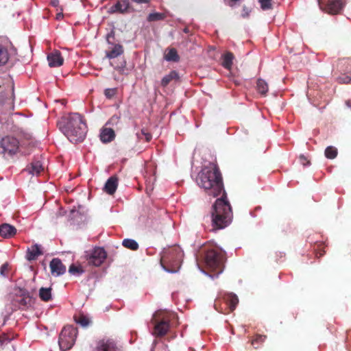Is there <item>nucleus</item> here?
Wrapping results in <instances>:
<instances>
[{
  "label": "nucleus",
  "mask_w": 351,
  "mask_h": 351,
  "mask_svg": "<svg viewBox=\"0 0 351 351\" xmlns=\"http://www.w3.org/2000/svg\"><path fill=\"white\" fill-rule=\"evenodd\" d=\"M198 186L204 189L209 196L217 197L223 188V178L218 165L210 162L205 166L198 173L197 178Z\"/></svg>",
  "instance_id": "f257e3e1"
},
{
  "label": "nucleus",
  "mask_w": 351,
  "mask_h": 351,
  "mask_svg": "<svg viewBox=\"0 0 351 351\" xmlns=\"http://www.w3.org/2000/svg\"><path fill=\"white\" fill-rule=\"evenodd\" d=\"M232 217L230 204L227 199L226 192L220 198H218L213 206L211 212L212 230H217L228 226Z\"/></svg>",
  "instance_id": "f03ea898"
},
{
  "label": "nucleus",
  "mask_w": 351,
  "mask_h": 351,
  "mask_svg": "<svg viewBox=\"0 0 351 351\" xmlns=\"http://www.w3.org/2000/svg\"><path fill=\"white\" fill-rule=\"evenodd\" d=\"M60 128L72 143L83 141L87 132V125L83 116L77 112L71 113L66 124L60 125Z\"/></svg>",
  "instance_id": "7ed1b4c3"
},
{
  "label": "nucleus",
  "mask_w": 351,
  "mask_h": 351,
  "mask_svg": "<svg viewBox=\"0 0 351 351\" xmlns=\"http://www.w3.org/2000/svg\"><path fill=\"white\" fill-rule=\"evenodd\" d=\"M225 260V252L217 246L207 250L206 252L205 263L206 267L217 274L223 271Z\"/></svg>",
  "instance_id": "20e7f679"
},
{
  "label": "nucleus",
  "mask_w": 351,
  "mask_h": 351,
  "mask_svg": "<svg viewBox=\"0 0 351 351\" xmlns=\"http://www.w3.org/2000/svg\"><path fill=\"white\" fill-rule=\"evenodd\" d=\"M171 314L162 310H158L154 313L151 319L154 324L152 335L156 337H162L169 330V322Z\"/></svg>",
  "instance_id": "39448f33"
},
{
  "label": "nucleus",
  "mask_w": 351,
  "mask_h": 351,
  "mask_svg": "<svg viewBox=\"0 0 351 351\" xmlns=\"http://www.w3.org/2000/svg\"><path fill=\"white\" fill-rule=\"evenodd\" d=\"M182 252L178 247H172L162 252L160 258L162 266L169 271H176L180 266Z\"/></svg>",
  "instance_id": "423d86ee"
},
{
  "label": "nucleus",
  "mask_w": 351,
  "mask_h": 351,
  "mask_svg": "<svg viewBox=\"0 0 351 351\" xmlns=\"http://www.w3.org/2000/svg\"><path fill=\"white\" fill-rule=\"evenodd\" d=\"M77 335V328L69 325L64 326L61 330L58 344L62 351H68L73 346Z\"/></svg>",
  "instance_id": "0eeeda50"
},
{
  "label": "nucleus",
  "mask_w": 351,
  "mask_h": 351,
  "mask_svg": "<svg viewBox=\"0 0 351 351\" xmlns=\"http://www.w3.org/2000/svg\"><path fill=\"white\" fill-rule=\"evenodd\" d=\"M0 147L2 149L1 154L4 157L12 156L19 151V141L13 136H6L0 141Z\"/></svg>",
  "instance_id": "6e6552de"
},
{
  "label": "nucleus",
  "mask_w": 351,
  "mask_h": 351,
  "mask_svg": "<svg viewBox=\"0 0 351 351\" xmlns=\"http://www.w3.org/2000/svg\"><path fill=\"white\" fill-rule=\"evenodd\" d=\"M319 8L329 14H338L344 7L345 3L343 0H317Z\"/></svg>",
  "instance_id": "1a4fd4ad"
},
{
  "label": "nucleus",
  "mask_w": 351,
  "mask_h": 351,
  "mask_svg": "<svg viewBox=\"0 0 351 351\" xmlns=\"http://www.w3.org/2000/svg\"><path fill=\"white\" fill-rule=\"evenodd\" d=\"M16 52V49L8 39H0V66L5 65Z\"/></svg>",
  "instance_id": "9d476101"
},
{
  "label": "nucleus",
  "mask_w": 351,
  "mask_h": 351,
  "mask_svg": "<svg viewBox=\"0 0 351 351\" xmlns=\"http://www.w3.org/2000/svg\"><path fill=\"white\" fill-rule=\"evenodd\" d=\"M107 258V253L103 247H95L86 255V260L89 265L100 266Z\"/></svg>",
  "instance_id": "9b49d317"
},
{
  "label": "nucleus",
  "mask_w": 351,
  "mask_h": 351,
  "mask_svg": "<svg viewBox=\"0 0 351 351\" xmlns=\"http://www.w3.org/2000/svg\"><path fill=\"white\" fill-rule=\"evenodd\" d=\"M134 9L130 3V0H117L116 3L112 5L109 10L110 13L127 14L132 12Z\"/></svg>",
  "instance_id": "f8f14e48"
},
{
  "label": "nucleus",
  "mask_w": 351,
  "mask_h": 351,
  "mask_svg": "<svg viewBox=\"0 0 351 351\" xmlns=\"http://www.w3.org/2000/svg\"><path fill=\"white\" fill-rule=\"evenodd\" d=\"M49 267L51 274L55 276L62 275L66 272V266L58 258H54L51 261Z\"/></svg>",
  "instance_id": "ddd939ff"
},
{
  "label": "nucleus",
  "mask_w": 351,
  "mask_h": 351,
  "mask_svg": "<svg viewBox=\"0 0 351 351\" xmlns=\"http://www.w3.org/2000/svg\"><path fill=\"white\" fill-rule=\"evenodd\" d=\"M47 60L50 67H58L64 63V58L61 53L57 50L47 55Z\"/></svg>",
  "instance_id": "4468645a"
},
{
  "label": "nucleus",
  "mask_w": 351,
  "mask_h": 351,
  "mask_svg": "<svg viewBox=\"0 0 351 351\" xmlns=\"http://www.w3.org/2000/svg\"><path fill=\"white\" fill-rule=\"evenodd\" d=\"M95 351H119L116 343L110 339L99 341Z\"/></svg>",
  "instance_id": "2eb2a0df"
},
{
  "label": "nucleus",
  "mask_w": 351,
  "mask_h": 351,
  "mask_svg": "<svg viewBox=\"0 0 351 351\" xmlns=\"http://www.w3.org/2000/svg\"><path fill=\"white\" fill-rule=\"evenodd\" d=\"M124 52L123 47L120 44H112L106 51V57L108 59H113L122 55Z\"/></svg>",
  "instance_id": "dca6fc26"
},
{
  "label": "nucleus",
  "mask_w": 351,
  "mask_h": 351,
  "mask_svg": "<svg viewBox=\"0 0 351 351\" xmlns=\"http://www.w3.org/2000/svg\"><path fill=\"white\" fill-rule=\"evenodd\" d=\"M118 178L116 176L110 177L104 187V191L109 195H113L118 186Z\"/></svg>",
  "instance_id": "f3484780"
},
{
  "label": "nucleus",
  "mask_w": 351,
  "mask_h": 351,
  "mask_svg": "<svg viewBox=\"0 0 351 351\" xmlns=\"http://www.w3.org/2000/svg\"><path fill=\"white\" fill-rule=\"evenodd\" d=\"M337 68L341 73L351 75V58H348L339 60Z\"/></svg>",
  "instance_id": "a211bd4d"
},
{
  "label": "nucleus",
  "mask_w": 351,
  "mask_h": 351,
  "mask_svg": "<svg viewBox=\"0 0 351 351\" xmlns=\"http://www.w3.org/2000/svg\"><path fill=\"white\" fill-rule=\"evenodd\" d=\"M16 233V229L14 226L8 223H3L0 226V235L4 238H10Z\"/></svg>",
  "instance_id": "6ab92c4d"
},
{
  "label": "nucleus",
  "mask_w": 351,
  "mask_h": 351,
  "mask_svg": "<svg viewBox=\"0 0 351 351\" xmlns=\"http://www.w3.org/2000/svg\"><path fill=\"white\" fill-rule=\"evenodd\" d=\"M223 300L226 305L228 306L229 309L228 312H224V313H228L230 312H232L233 311H234L239 302V299L237 296L234 293H229L225 295Z\"/></svg>",
  "instance_id": "aec40b11"
},
{
  "label": "nucleus",
  "mask_w": 351,
  "mask_h": 351,
  "mask_svg": "<svg viewBox=\"0 0 351 351\" xmlns=\"http://www.w3.org/2000/svg\"><path fill=\"white\" fill-rule=\"evenodd\" d=\"M42 254L43 252L40 250V245L34 244L32 245L31 247L28 248L26 258L29 261H34Z\"/></svg>",
  "instance_id": "412c9836"
},
{
  "label": "nucleus",
  "mask_w": 351,
  "mask_h": 351,
  "mask_svg": "<svg viewBox=\"0 0 351 351\" xmlns=\"http://www.w3.org/2000/svg\"><path fill=\"white\" fill-rule=\"evenodd\" d=\"M115 137L114 132L111 128H104L100 134V139L103 143H109Z\"/></svg>",
  "instance_id": "4be33fe9"
},
{
  "label": "nucleus",
  "mask_w": 351,
  "mask_h": 351,
  "mask_svg": "<svg viewBox=\"0 0 351 351\" xmlns=\"http://www.w3.org/2000/svg\"><path fill=\"white\" fill-rule=\"evenodd\" d=\"M73 319L77 324H80L81 326L84 328L88 326L91 323V321L89 319V317L81 313L75 315L73 316Z\"/></svg>",
  "instance_id": "5701e85b"
},
{
  "label": "nucleus",
  "mask_w": 351,
  "mask_h": 351,
  "mask_svg": "<svg viewBox=\"0 0 351 351\" xmlns=\"http://www.w3.org/2000/svg\"><path fill=\"white\" fill-rule=\"evenodd\" d=\"M43 169L41 162L38 160L33 161L27 169L29 173L32 175H38Z\"/></svg>",
  "instance_id": "b1692460"
},
{
  "label": "nucleus",
  "mask_w": 351,
  "mask_h": 351,
  "mask_svg": "<svg viewBox=\"0 0 351 351\" xmlns=\"http://www.w3.org/2000/svg\"><path fill=\"white\" fill-rule=\"evenodd\" d=\"M256 90L262 96H266L269 90L267 83L263 79H258L256 82Z\"/></svg>",
  "instance_id": "393cba45"
},
{
  "label": "nucleus",
  "mask_w": 351,
  "mask_h": 351,
  "mask_svg": "<svg viewBox=\"0 0 351 351\" xmlns=\"http://www.w3.org/2000/svg\"><path fill=\"white\" fill-rule=\"evenodd\" d=\"M51 291H52V289L51 287H49V288L41 287L39 290V297H40V300L43 302H49V301L51 300V299H52Z\"/></svg>",
  "instance_id": "a878e982"
},
{
  "label": "nucleus",
  "mask_w": 351,
  "mask_h": 351,
  "mask_svg": "<svg viewBox=\"0 0 351 351\" xmlns=\"http://www.w3.org/2000/svg\"><path fill=\"white\" fill-rule=\"evenodd\" d=\"M234 59V55L231 52H226L223 56L222 66L228 70H230L232 66V61Z\"/></svg>",
  "instance_id": "bb28decb"
},
{
  "label": "nucleus",
  "mask_w": 351,
  "mask_h": 351,
  "mask_svg": "<svg viewBox=\"0 0 351 351\" xmlns=\"http://www.w3.org/2000/svg\"><path fill=\"white\" fill-rule=\"evenodd\" d=\"M179 78L178 73L176 71H171L168 75L163 77L161 80V85L163 87L167 86L173 80Z\"/></svg>",
  "instance_id": "cd10ccee"
},
{
  "label": "nucleus",
  "mask_w": 351,
  "mask_h": 351,
  "mask_svg": "<svg viewBox=\"0 0 351 351\" xmlns=\"http://www.w3.org/2000/svg\"><path fill=\"white\" fill-rule=\"evenodd\" d=\"M165 58L167 61L178 62L180 60V56L175 48H171L165 54Z\"/></svg>",
  "instance_id": "c85d7f7f"
},
{
  "label": "nucleus",
  "mask_w": 351,
  "mask_h": 351,
  "mask_svg": "<svg viewBox=\"0 0 351 351\" xmlns=\"http://www.w3.org/2000/svg\"><path fill=\"white\" fill-rule=\"evenodd\" d=\"M122 245L125 248L134 251L137 250L139 247L138 243L135 240L131 239H125L122 242Z\"/></svg>",
  "instance_id": "c756f323"
},
{
  "label": "nucleus",
  "mask_w": 351,
  "mask_h": 351,
  "mask_svg": "<svg viewBox=\"0 0 351 351\" xmlns=\"http://www.w3.org/2000/svg\"><path fill=\"white\" fill-rule=\"evenodd\" d=\"M165 18H166V14L165 13L153 12V13H150L147 16V21L148 22L159 21H163Z\"/></svg>",
  "instance_id": "7c9ffc66"
},
{
  "label": "nucleus",
  "mask_w": 351,
  "mask_h": 351,
  "mask_svg": "<svg viewBox=\"0 0 351 351\" xmlns=\"http://www.w3.org/2000/svg\"><path fill=\"white\" fill-rule=\"evenodd\" d=\"M325 156L328 159H334L337 156V149L335 147L328 146L325 149Z\"/></svg>",
  "instance_id": "2f4dec72"
},
{
  "label": "nucleus",
  "mask_w": 351,
  "mask_h": 351,
  "mask_svg": "<svg viewBox=\"0 0 351 351\" xmlns=\"http://www.w3.org/2000/svg\"><path fill=\"white\" fill-rule=\"evenodd\" d=\"M267 338V336L262 335H256L254 339L252 340V345L256 349L263 343Z\"/></svg>",
  "instance_id": "473e14b6"
},
{
  "label": "nucleus",
  "mask_w": 351,
  "mask_h": 351,
  "mask_svg": "<svg viewBox=\"0 0 351 351\" xmlns=\"http://www.w3.org/2000/svg\"><path fill=\"white\" fill-rule=\"evenodd\" d=\"M137 136L139 139H145L146 142H149L152 138L151 133L147 131L145 129H142L140 133L137 134Z\"/></svg>",
  "instance_id": "72a5a7b5"
},
{
  "label": "nucleus",
  "mask_w": 351,
  "mask_h": 351,
  "mask_svg": "<svg viewBox=\"0 0 351 351\" xmlns=\"http://www.w3.org/2000/svg\"><path fill=\"white\" fill-rule=\"evenodd\" d=\"M117 88H112L105 89L104 93L107 99H112L117 94Z\"/></svg>",
  "instance_id": "f704fd0d"
},
{
  "label": "nucleus",
  "mask_w": 351,
  "mask_h": 351,
  "mask_svg": "<svg viewBox=\"0 0 351 351\" xmlns=\"http://www.w3.org/2000/svg\"><path fill=\"white\" fill-rule=\"evenodd\" d=\"M31 301V298L29 296H21L17 300L16 302L19 304V307H25L27 304H29Z\"/></svg>",
  "instance_id": "c9c22d12"
},
{
  "label": "nucleus",
  "mask_w": 351,
  "mask_h": 351,
  "mask_svg": "<svg viewBox=\"0 0 351 351\" xmlns=\"http://www.w3.org/2000/svg\"><path fill=\"white\" fill-rule=\"evenodd\" d=\"M261 8L263 10H271L273 8L271 0H259Z\"/></svg>",
  "instance_id": "e433bc0d"
},
{
  "label": "nucleus",
  "mask_w": 351,
  "mask_h": 351,
  "mask_svg": "<svg viewBox=\"0 0 351 351\" xmlns=\"http://www.w3.org/2000/svg\"><path fill=\"white\" fill-rule=\"evenodd\" d=\"M69 272L73 275L81 274L83 272V269L80 267H77L72 264L69 267Z\"/></svg>",
  "instance_id": "4c0bfd02"
},
{
  "label": "nucleus",
  "mask_w": 351,
  "mask_h": 351,
  "mask_svg": "<svg viewBox=\"0 0 351 351\" xmlns=\"http://www.w3.org/2000/svg\"><path fill=\"white\" fill-rule=\"evenodd\" d=\"M9 269V265L6 263L3 264L0 267V274L6 276Z\"/></svg>",
  "instance_id": "58836bf2"
},
{
  "label": "nucleus",
  "mask_w": 351,
  "mask_h": 351,
  "mask_svg": "<svg viewBox=\"0 0 351 351\" xmlns=\"http://www.w3.org/2000/svg\"><path fill=\"white\" fill-rule=\"evenodd\" d=\"M339 80L343 83L348 84L351 82V75L339 77Z\"/></svg>",
  "instance_id": "ea45409f"
},
{
  "label": "nucleus",
  "mask_w": 351,
  "mask_h": 351,
  "mask_svg": "<svg viewBox=\"0 0 351 351\" xmlns=\"http://www.w3.org/2000/svg\"><path fill=\"white\" fill-rule=\"evenodd\" d=\"M132 2L140 5V4H145L148 5L150 3L151 0H131Z\"/></svg>",
  "instance_id": "a19ab883"
},
{
  "label": "nucleus",
  "mask_w": 351,
  "mask_h": 351,
  "mask_svg": "<svg viewBox=\"0 0 351 351\" xmlns=\"http://www.w3.org/2000/svg\"><path fill=\"white\" fill-rule=\"evenodd\" d=\"M301 164L304 166H306L310 163V162L307 160V158L304 156L301 155L299 158Z\"/></svg>",
  "instance_id": "79ce46f5"
},
{
  "label": "nucleus",
  "mask_w": 351,
  "mask_h": 351,
  "mask_svg": "<svg viewBox=\"0 0 351 351\" xmlns=\"http://www.w3.org/2000/svg\"><path fill=\"white\" fill-rule=\"evenodd\" d=\"M240 0H229L228 5L230 7H233Z\"/></svg>",
  "instance_id": "37998d69"
},
{
  "label": "nucleus",
  "mask_w": 351,
  "mask_h": 351,
  "mask_svg": "<svg viewBox=\"0 0 351 351\" xmlns=\"http://www.w3.org/2000/svg\"><path fill=\"white\" fill-rule=\"evenodd\" d=\"M125 64H126L125 61H123V62L121 63V66H114V68H115L116 69H123V68H124V67L125 66Z\"/></svg>",
  "instance_id": "c03bdc74"
},
{
  "label": "nucleus",
  "mask_w": 351,
  "mask_h": 351,
  "mask_svg": "<svg viewBox=\"0 0 351 351\" xmlns=\"http://www.w3.org/2000/svg\"><path fill=\"white\" fill-rule=\"evenodd\" d=\"M324 251L323 252H317L316 253V256L317 257H321L322 256H323L324 254Z\"/></svg>",
  "instance_id": "a18cd8bd"
},
{
  "label": "nucleus",
  "mask_w": 351,
  "mask_h": 351,
  "mask_svg": "<svg viewBox=\"0 0 351 351\" xmlns=\"http://www.w3.org/2000/svg\"><path fill=\"white\" fill-rule=\"evenodd\" d=\"M346 104L348 107L351 108V100L346 101Z\"/></svg>",
  "instance_id": "49530a36"
},
{
  "label": "nucleus",
  "mask_w": 351,
  "mask_h": 351,
  "mask_svg": "<svg viewBox=\"0 0 351 351\" xmlns=\"http://www.w3.org/2000/svg\"><path fill=\"white\" fill-rule=\"evenodd\" d=\"M218 303L219 302L216 301L215 303V308L218 311V308H217V306H218ZM220 312H223L222 311L220 310Z\"/></svg>",
  "instance_id": "de8ad7c7"
},
{
  "label": "nucleus",
  "mask_w": 351,
  "mask_h": 351,
  "mask_svg": "<svg viewBox=\"0 0 351 351\" xmlns=\"http://www.w3.org/2000/svg\"><path fill=\"white\" fill-rule=\"evenodd\" d=\"M62 17H63L62 14H57V19H60V18H62Z\"/></svg>",
  "instance_id": "09e8293b"
},
{
  "label": "nucleus",
  "mask_w": 351,
  "mask_h": 351,
  "mask_svg": "<svg viewBox=\"0 0 351 351\" xmlns=\"http://www.w3.org/2000/svg\"><path fill=\"white\" fill-rule=\"evenodd\" d=\"M184 32L185 33H187V32H189L188 28H185V29H184Z\"/></svg>",
  "instance_id": "8fccbe9b"
},
{
  "label": "nucleus",
  "mask_w": 351,
  "mask_h": 351,
  "mask_svg": "<svg viewBox=\"0 0 351 351\" xmlns=\"http://www.w3.org/2000/svg\"><path fill=\"white\" fill-rule=\"evenodd\" d=\"M157 342H158L157 340H154V342H153V344L154 345H156Z\"/></svg>",
  "instance_id": "3c124183"
},
{
  "label": "nucleus",
  "mask_w": 351,
  "mask_h": 351,
  "mask_svg": "<svg viewBox=\"0 0 351 351\" xmlns=\"http://www.w3.org/2000/svg\"><path fill=\"white\" fill-rule=\"evenodd\" d=\"M247 16V14H243V17H246Z\"/></svg>",
  "instance_id": "603ef678"
},
{
  "label": "nucleus",
  "mask_w": 351,
  "mask_h": 351,
  "mask_svg": "<svg viewBox=\"0 0 351 351\" xmlns=\"http://www.w3.org/2000/svg\"><path fill=\"white\" fill-rule=\"evenodd\" d=\"M53 4L56 5V3H55V1H53Z\"/></svg>",
  "instance_id": "864d4df0"
},
{
  "label": "nucleus",
  "mask_w": 351,
  "mask_h": 351,
  "mask_svg": "<svg viewBox=\"0 0 351 351\" xmlns=\"http://www.w3.org/2000/svg\"><path fill=\"white\" fill-rule=\"evenodd\" d=\"M328 0H324V2L327 1Z\"/></svg>",
  "instance_id": "5fc2aeb1"
}]
</instances>
